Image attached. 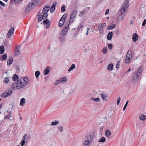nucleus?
<instances>
[{
	"instance_id": "1",
	"label": "nucleus",
	"mask_w": 146,
	"mask_h": 146,
	"mask_svg": "<svg viewBox=\"0 0 146 146\" xmlns=\"http://www.w3.org/2000/svg\"><path fill=\"white\" fill-rule=\"evenodd\" d=\"M29 81L27 77L21 78L17 81V82L13 83L11 86V88L13 89L23 88L27 85Z\"/></svg>"
},
{
	"instance_id": "2",
	"label": "nucleus",
	"mask_w": 146,
	"mask_h": 146,
	"mask_svg": "<svg viewBox=\"0 0 146 146\" xmlns=\"http://www.w3.org/2000/svg\"><path fill=\"white\" fill-rule=\"evenodd\" d=\"M94 138L93 133L87 134L85 137L84 140V146H89L92 142Z\"/></svg>"
},
{
	"instance_id": "3",
	"label": "nucleus",
	"mask_w": 146,
	"mask_h": 146,
	"mask_svg": "<svg viewBox=\"0 0 146 146\" xmlns=\"http://www.w3.org/2000/svg\"><path fill=\"white\" fill-rule=\"evenodd\" d=\"M143 70L142 66L139 67L137 71L134 72L133 74L131 79V81L133 83H136L138 80V78L139 75H141Z\"/></svg>"
},
{
	"instance_id": "4",
	"label": "nucleus",
	"mask_w": 146,
	"mask_h": 146,
	"mask_svg": "<svg viewBox=\"0 0 146 146\" xmlns=\"http://www.w3.org/2000/svg\"><path fill=\"white\" fill-rule=\"evenodd\" d=\"M129 1L125 0L121 6V14L125 15L127 12L129 7Z\"/></svg>"
},
{
	"instance_id": "5",
	"label": "nucleus",
	"mask_w": 146,
	"mask_h": 146,
	"mask_svg": "<svg viewBox=\"0 0 146 146\" xmlns=\"http://www.w3.org/2000/svg\"><path fill=\"white\" fill-rule=\"evenodd\" d=\"M35 7V6L33 4V3H32V2H30L28 5L27 6L25 10V12L26 13H28L34 7Z\"/></svg>"
},
{
	"instance_id": "6",
	"label": "nucleus",
	"mask_w": 146,
	"mask_h": 146,
	"mask_svg": "<svg viewBox=\"0 0 146 146\" xmlns=\"http://www.w3.org/2000/svg\"><path fill=\"white\" fill-rule=\"evenodd\" d=\"M77 14V11L76 10H74L72 13L70 17V20L69 23H71L74 22V19L76 17Z\"/></svg>"
},
{
	"instance_id": "7",
	"label": "nucleus",
	"mask_w": 146,
	"mask_h": 146,
	"mask_svg": "<svg viewBox=\"0 0 146 146\" xmlns=\"http://www.w3.org/2000/svg\"><path fill=\"white\" fill-rule=\"evenodd\" d=\"M132 57V51L131 50H129L127 54L126 57V61L127 63H129L131 61V58Z\"/></svg>"
},
{
	"instance_id": "8",
	"label": "nucleus",
	"mask_w": 146,
	"mask_h": 146,
	"mask_svg": "<svg viewBox=\"0 0 146 146\" xmlns=\"http://www.w3.org/2000/svg\"><path fill=\"white\" fill-rule=\"evenodd\" d=\"M66 17V14H64L63 15L59 22L58 25L60 27H62L63 25L65 19Z\"/></svg>"
},
{
	"instance_id": "9",
	"label": "nucleus",
	"mask_w": 146,
	"mask_h": 146,
	"mask_svg": "<svg viewBox=\"0 0 146 146\" xmlns=\"http://www.w3.org/2000/svg\"><path fill=\"white\" fill-rule=\"evenodd\" d=\"M12 93V90L11 89L7 90L5 92L3 93L1 95V96L3 97H6L10 96Z\"/></svg>"
},
{
	"instance_id": "10",
	"label": "nucleus",
	"mask_w": 146,
	"mask_h": 146,
	"mask_svg": "<svg viewBox=\"0 0 146 146\" xmlns=\"http://www.w3.org/2000/svg\"><path fill=\"white\" fill-rule=\"evenodd\" d=\"M69 26V24L68 25H67L65 28H64L62 31L61 35L63 36L65 35L68 31V28Z\"/></svg>"
},
{
	"instance_id": "11",
	"label": "nucleus",
	"mask_w": 146,
	"mask_h": 146,
	"mask_svg": "<svg viewBox=\"0 0 146 146\" xmlns=\"http://www.w3.org/2000/svg\"><path fill=\"white\" fill-rule=\"evenodd\" d=\"M20 46H15L16 48L15 50V56H18L20 53V50L19 48L20 47Z\"/></svg>"
},
{
	"instance_id": "12",
	"label": "nucleus",
	"mask_w": 146,
	"mask_h": 146,
	"mask_svg": "<svg viewBox=\"0 0 146 146\" xmlns=\"http://www.w3.org/2000/svg\"><path fill=\"white\" fill-rule=\"evenodd\" d=\"M14 30V28L13 27H12L9 30L7 35V38H9L11 36V35H12Z\"/></svg>"
},
{
	"instance_id": "13",
	"label": "nucleus",
	"mask_w": 146,
	"mask_h": 146,
	"mask_svg": "<svg viewBox=\"0 0 146 146\" xmlns=\"http://www.w3.org/2000/svg\"><path fill=\"white\" fill-rule=\"evenodd\" d=\"M57 3L56 2H54L50 9V12L51 13H53L55 11V7Z\"/></svg>"
},
{
	"instance_id": "14",
	"label": "nucleus",
	"mask_w": 146,
	"mask_h": 146,
	"mask_svg": "<svg viewBox=\"0 0 146 146\" xmlns=\"http://www.w3.org/2000/svg\"><path fill=\"white\" fill-rule=\"evenodd\" d=\"M138 39V36L136 33H134L133 35L132 39L134 42H136Z\"/></svg>"
},
{
	"instance_id": "15",
	"label": "nucleus",
	"mask_w": 146,
	"mask_h": 146,
	"mask_svg": "<svg viewBox=\"0 0 146 146\" xmlns=\"http://www.w3.org/2000/svg\"><path fill=\"white\" fill-rule=\"evenodd\" d=\"M67 80V78L66 77H62L61 78L60 80H58L57 82L59 81L57 84H58L60 82H65Z\"/></svg>"
},
{
	"instance_id": "16",
	"label": "nucleus",
	"mask_w": 146,
	"mask_h": 146,
	"mask_svg": "<svg viewBox=\"0 0 146 146\" xmlns=\"http://www.w3.org/2000/svg\"><path fill=\"white\" fill-rule=\"evenodd\" d=\"M26 102V101L25 98H22L20 100V105L22 106H23L25 105Z\"/></svg>"
},
{
	"instance_id": "17",
	"label": "nucleus",
	"mask_w": 146,
	"mask_h": 146,
	"mask_svg": "<svg viewBox=\"0 0 146 146\" xmlns=\"http://www.w3.org/2000/svg\"><path fill=\"white\" fill-rule=\"evenodd\" d=\"M113 35V32H109L107 36V38L108 40H110L111 39Z\"/></svg>"
},
{
	"instance_id": "18",
	"label": "nucleus",
	"mask_w": 146,
	"mask_h": 146,
	"mask_svg": "<svg viewBox=\"0 0 146 146\" xmlns=\"http://www.w3.org/2000/svg\"><path fill=\"white\" fill-rule=\"evenodd\" d=\"M11 113H9L5 117V119H9L10 120L12 121L13 120V118H12L11 119H10V118L11 117Z\"/></svg>"
},
{
	"instance_id": "19",
	"label": "nucleus",
	"mask_w": 146,
	"mask_h": 146,
	"mask_svg": "<svg viewBox=\"0 0 146 146\" xmlns=\"http://www.w3.org/2000/svg\"><path fill=\"white\" fill-rule=\"evenodd\" d=\"M13 58L12 57L8 59L7 61V65L8 66L10 65L13 63Z\"/></svg>"
},
{
	"instance_id": "20",
	"label": "nucleus",
	"mask_w": 146,
	"mask_h": 146,
	"mask_svg": "<svg viewBox=\"0 0 146 146\" xmlns=\"http://www.w3.org/2000/svg\"><path fill=\"white\" fill-rule=\"evenodd\" d=\"M41 0H33L31 1V2H32L35 6L37 5L38 3H39V2Z\"/></svg>"
},
{
	"instance_id": "21",
	"label": "nucleus",
	"mask_w": 146,
	"mask_h": 146,
	"mask_svg": "<svg viewBox=\"0 0 146 146\" xmlns=\"http://www.w3.org/2000/svg\"><path fill=\"white\" fill-rule=\"evenodd\" d=\"M113 65L112 64H109L107 67V69L108 70H113Z\"/></svg>"
},
{
	"instance_id": "22",
	"label": "nucleus",
	"mask_w": 146,
	"mask_h": 146,
	"mask_svg": "<svg viewBox=\"0 0 146 146\" xmlns=\"http://www.w3.org/2000/svg\"><path fill=\"white\" fill-rule=\"evenodd\" d=\"M49 67L47 66L46 67V69L44 70V73L45 75L48 74L49 72Z\"/></svg>"
},
{
	"instance_id": "23",
	"label": "nucleus",
	"mask_w": 146,
	"mask_h": 146,
	"mask_svg": "<svg viewBox=\"0 0 146 146\" xmlns=\"http://www.w3.org/2000/svg\"><path fill=\"white\" fill-rule=\"evenodd\" d=\"M105 135L107 137H109L111 135V131L108 130H106L105 131Z\"/></svg>"
},
{
	"instance_id": "24",
	"label": "nucleus",
	"mask_w": 146,
	"mask_h": 146,
	"mask_svg": "<svg viewBox=\"0 0 146 146\" xmlns=\"http://www.w3.org/2000/svg\"><path fill=\"white\" fill-rule=\"evenodd\" d=\"M139 119L143 121H144L145 120V116L143 114L140 115L139 116Z\"/></svg>"
},
{
	"instance_id": "25",
	"label": "nucleus",
	"mask_w": 146,
	"mask_h": 146,
	"mask_svg": "<svg viewBox=\"0 0 146 146\" xmlns=\"http://www.w3.org/2000/svg\"><path fill=\"white\" fill-rule=\"evenodd\" d=\"M49 9V7H48L44 8L43 9L42 13H47V12L48 11Z\"/></svg>"
},
{
	"instance_id": "26",
	"label": "nucleus",
	"mask_w": 146,
	"mask_h": 146,
	"mask_svg": "<svg viewBox=\"0 0 146 146\" xmlns=\"http://www.w3.org/2000/svg\"><path fill=\"white\" fill-rule=\"evenodd\" d=\"M101 96L103 100H105L106 101H107V100L106 99V98H107V96L105 93H103L101 94Z\"/></svg>"
},
{
	"instance_id": "27",
	"label": "nucleus",
	"mask_w": 146,
	"mask_h": 146,
	"mask_svg": "<svg viewBox=\"0 0 146 146\" xmlns=\"http://www.w3.org/2000/svg\"><path fill=\"white\" fill-rule=\"evenodd\" d=\"M18 78L19 77L18 75L15 74H14L12 77V79L14 81L17 80L18 79Z\"/></svg>"
},
{
	"instance_id": "28",
	"label": "nucleus",
	"mask_w": 146,
	"mask_h": 146,
	"mask_svg": "<svg viewBox=\"0 0 146 146\" xmlns=\"http://www.w3.org/2000/svg\"><path fill=\"white\" fill-rule=\"evenodd\" d=\"M4 47L3 46H1L0 47V54H2L4 52Z\"/></svg>"
},
{
	"instance_id": "29",
	"label": "nucleus",
	"mask_w": 146,
	"mask_h": 146,
	"mask_svg": "<svg viewBox=\"0 0 146 146\" xmlns=\"http://www.w3.org/2000/svg\"><path fill=\"white\" fill-rule=\"evenodd\" d=\"M87 12V10L84 9L83 11H81L79 15L80 17L82 16L84 14L86 13Z\"/></svg>"
},
{
	"instance_id": "30",
	"label": "nucleus",
	"mask_w": 146,
	"mask_h": 146,
	"mask_svg": "<svg viewBox=\"0 0 146 146\" xmlns=\"http://www.w3.org/2000/svg\"><path fill=\"white\" fill-rule=\"evenodd\" d=\"M75 67V65L74 64H72L69 68V69L68 70V71L70 72Z\"/></svg>"
},
{
	"instance_id": "31",
	"label": "nucleus",
	"mask_w": 146,
	"mask_h": 146,
	"mask_svg": "<svg viewBox=\"0 0 146 146\" xmlns=\"http://www.w3.org/2000/svg\"><path fill=\"white\" fill-rule=\"evenodd\" d=\"M59 123V122L58 121L55 120V121H53L51 123V125L52 126L56 125Z\"/></svg>"
},
{
	"instance_id": "32",
	"label": "nucleus",
	"mask_w": 146,
	"mask_h": 146,
	"mask_svg": "<svg viewBox=\"0 0 146 146\" xmlns=\"http://www.w3.org/2000/svg\"><path fill=\"white\" fill-rule=\"evenodd\" d=\"M91 100H93L94 102H98L100 101V99L98 98H90Z\"/></svg>"
},
{
	"instance_id": "33",
	"label": "nucleus",
	"mask_w": 146,
	"mask_h": 146,
	"mask_svg": "<svg viewBox=\"0 0 146 146\" xmlns=\"http://www.w3.org/2000/svg\"><path fill=\"white\" fill-rule=\"evenodd\" d=\"M116 26V25L115 24H113L109 26L107 28V29L108 30L114 28Z\"/></svg>"
},
{
	"instance_id": "34",
	"label": "nucleus",
	"mask_w": 146,
	"mask_h": 146,
	"mask_svg": "<svg viewBox=\"0 0 146 146\" xmlns=\"http://www.w3.org/2000/svg\"><path fill=\"white\" fill-rule=\"evenodd\" d=\"M98 28H99V31L100 34H102L103 33V31L102 27L100 26H98Z\"/></svg>"
},
{
	"instance_id": "35",
	"label": "nucleus",
	"mask_w": 146,
	"mask_h": 146,
	"mask_svg": "<svg viewBox=\"0 0 146 146\" xmlns=\"http://www.w3.org/2000/svg\"><path fill=\"white\" fill-rule=\"evenodd\" d=\"M43 15H42V17L43 19H45L48 17V14L47 13H42Z\"/></svg>"
},
{
	"instance_id": "36",
	"label": "nucleus",
	"mask_w": 146,
	"mask_h": 146,
	"mask_svg": "<svg viewBox=\"0 0 146 146\" xmlns=\"http://www.w3.org/2000/svg\"><path fill=\"white\" fill-rule=\"evenodd\" d=\"M106 141V138L104 137H102L98 141L99 142L103 143L105 142Z\"/></svg>"
},
{
	"instance_id": "37",
	"label": "nucleus",
	"mask_w": 146,
	"mask_h": 146,
	"mask_svg": "<svg viewBox=\"0 0 146 146\" xmlns=\"http://www.w3.org/2000/svg\"><path fill=\"white\" fill-rule=\"evenodd\" d=\"M59 39H60V40L61 41H64V40H65L64 38V36L62 35H61Z\"/></svg>"
},
{
	"instance_id": "38",
	"label": "nucleus",
	"mask_w": 146,
	"mask_h": 146,
	"mask_svg": "<svg viewBox=\"0 0 146 146\" xmlns=\"http://www.w3.org/2000/svg\"><path fill=\"white\" fill-rule=\"evenodd\" d=\"M9 82V78L8 77H6L5 78L4 80H3V82L6 84H7Z\"/></svg>"
},
{
	"instance_id": "39",
	"label": "nucleus",
	"mask_w": 146,
	"mask_h": 146,
	"mask_svg": "<svg viewBox=\"0 0 146 146\" xmlns=\"http://www.w3.org/2000/svg\"><path fill=\"white\" fill-rule=\"evenodd\" d=\"M43 19V18L42 17V15H39L38 17V21L40 22Z\"/></svg>"
},
{
	"instance_id": "40",
	"label": "nucleus",
	"mask_w": 146,
	"mask_h": 146,
	"mask_svg": "<svg viewBox=\"0 0 146 146\" xmlns=\"http://www.w3.org/2000/svg\"><path fill=\"white\" fill-rule=\"evenodd\" d=\"M35 74L36 78H38L40 74V72L38 71H36Z\"/></svg>"
},
{
	"instance_id": "41",
	"label": "nucleus",
	"mask_w": 146,
	"mask_h": 146,
	"mask_svg": "<svg viewBox=\"0 0 146 146\" xmlns=\"http://www.w3.org/2000/svg\"><path fill=\"white\" fill-rule=\"evenodd\" d=\"M65 6L64 5H63L61 8V11L62 12H64L66 10Z\"/></svg>"
},
{
	"instance_id": "42",
	"label": "nucleus",
	"mask_w": 146,
	"mask_h": 146,
	"mask_svg": "<svg viewBox=\"0 0 146 146\" xmlns=\"http://www.w3.org/2000/svg\"><path fill=\"white\" fill-rule=\"evenodd\" d=\"M102 52L104 54H106L107 53V50L106 47H104L102 49Z\"/></svg>"
},
{
	"instance_id": "43",
	"label": "nucleus",
	"mask_w": 146,
	"mask_h": 146,
	"mask_svg": "<svg viewBox=\"0 0 146 146\" xmlns=\"http://www.w3.org/2000/svg\"><path fill=\"white\" fill-rule=\"evenodd\" d=\"M128 102H129V100H127L126 101V102L123 108V111H124L125 110V109L127 105V104H128Z\"/></svg>"
},
{
	"instance_id": "44",
	"label": "nucleus",
	"mask_w": 146,
	"mask_h": 146,
	"mask_svg": "<svg viewBox=\"0 0 146 146\" xmlns=\"http://www.w3.org/2000/svg\"><path fill=\"white\" fill-rule=\"evenodd\" d=\"M58 129L60 132H62L63 131V127L61 125H60L58 127Z\"/></svg>"
},
{
	"instance_id": "45",
	"label": "nucleus",
	"mask_w": 146,
	"mask_h": 146,
	"mask_svg": "<svg viewBox=\"0 0 146 146\" xmlns=\"http://www.w3.org/2000/svg\"><path fill=\"white\" fill-rule=\"evenodd\" d=\"M7 57V55L6 54H4L2 57V58L3 60H6Z\"/></svg>"
},
{
	"instance_id": "46",
	"label": "nucleus",
	"mask_w": 146,
	"mask_h": 146,
	"mask_svg": "<svg viewBox=\"0 0 146 146\" xmlns=\"http://www.w3.org/2000/svg\"><path fill=\"white\" fill-rule=\"evenodd\" d=\"M48 20L46 19L44 21L43 23L44 25L47 24L48 23Z\"/></svg>"
},
{
	"instance_id": "47",
	"label": "nucleus",
	"mask_w": 146,
	"mask_h": 146,
	"mask_svg": "<svg viewBox=\"0 0 146 146\" xmlns=\"http://www.w3.org/2000/svg\"><path fill=\"white\" fill-rule=\"evenodd\" d=\"M82 27H83V26L82 24H80L79 26L78 27V32L80 30Z\"/></svg>"
},
{
	"instance_id": "48",
	"label": "nucleus",
	"mask_w": 146,
	"mask_h": 146,
	"mask_svg": "<svg viewBox=\"0 0 146 146\" xmlns=\"http://www.w3.org/2000/svg\"><path fill=\"white\" fill-rule=\"evenodd\" d=\"M108 47L109 49H111L113 47V45L112 44H109L108 46Z\"/></svg>"
},
{
	"instance_id": "49",
	"label": "nucleus",
	"mask_w": 146,
	"mask_h": 146,
	"mask_svg": "<svg viewBox=\"0 0 146 146\" xmlns=\"http://www.w3.org/2000/svg\"><path fill=\"white\" fill-rule=\"evenodd\" d=\"M27 136V134H25L23 138V139L22 140L25 141V139H26Z\"/></svg>"
},
{
	"instance_id": "50",
	"label": "nucleus",
	"mask_w": 146,
	"mask_h": 146,
	"mask_svg": "<svg viewBox=\"0 0 146 146\" xmlns=\"http://www.w3.org/2000/svg\"><path fill=\"white\" fill-rule=\"evenodd\" d=\"M25 141H23V140H22L21 141V143H20V144L22 146H23L24 145H25Z\"/></svg>"
},
{
	"instance_id": "51",
	"label": "nucleus",
	"mask_w": 146,
	"mask_h": 146,
	"mask_svg": "<svg viewBox=\"0 0 146 146\" xmlns=\"http://www.w3.org/2000/svg\"><path fill=\"white\" fill-rule=\"evenodd\" d=\"M106 26V23H103L100 25V26L102 27V28L105 27Z\"/></svg>"
},
{
	"instance_id": "52",
	"label": "nucleus",
	"mask_w": 146,
	"mask_h": 146,
	"mask_svg": "<svg viewBox=\"0 0 146 146\" xmlns=\"http://www.w3.org/2000/svg\"><path fill=\"white\" fill-rule=\"evenodd\" d=\"M146 23V19H145L143 21V22L142 24V25L143 26H144Z\"/></svg>"
},
{
	"instance_id": "53",
	"label": "nucleus",
	"mask_w": 146,
	"mask_h": 146,
	"mask_svg": "<svg viewBox=\"0 0 146 146\" xmlns=\"http://www.w3.org/2000/svg\"><path fill=\"white\" fill-rule=\"evenodd\" d=\"M0 4H1L2 6H5V5L0 0Z\"/></svg>"
},
{
	"instance_id": "54",
	"label": "nucleus",
	"mask_w": 146,
	"mask_h": 146,
	"mask_svg": "<svg viewBox=\"0 0 146 146\" xmlns=\"http://www.w3.org/2000/svg\"><path fill=\"white\" fill-rule=\"evenodd\" d=\"M21 0H11V2L12 3L13 1H15L16 2L18 3L21 1Z\"/></svg>"
},
{
	"instance_id": "55",
	"label": "nucleus",
	"mask_w": 146,
	"mask_h": 146,
	"mask_svg": "<svg viewBox=\"0 0 146 146\" xmlns=\"http://www.w3.org/2000/svg\"><path fill=\"white\" fill-rule=\"evenodd\" d=\"M109 12V9H107L106 11L105 12V14L106 15H107L108 14Z\"/></svg>"
},
{
	"instance_id": "56",
	"label": "nucleus",
	"mask_w": 146,
	"mask_h": 146,
	"mask_svg": "<svg viewBox=\"0 0 146 146\" xmlns=\"http://www.w3.org/2000/svg\"><path fill=\"white\" fill-rule=\"evenodd\" d=\"M116 67L117 68H119V64L117 63L116 65Z\"/></svg>"
},
{
	"instance_id": "57",
	"label": "nucleus",
	"mask_w": 146,
	"mask_h": 146,
	"mask_svg": "<svg viewBox=\"0 0 146 146\" xmlns=\"http://www.w3.org/2000/svg\"><path fill=\"white\" fill-rule=\"evenodd\" d=\"M121 98L120 97H119L117 98V101L120 102V101L121 100Z\"/></svg>"
},
{
	"instance_id": "58",
	"label": "nucleus",
	"mask_w": 146,
	"mask_h": 146,
	"mask_svg": "<svg viewBox=\"0 0 146 146\" xmlns=\"http://www.w3.org/2000/svg\"><path fill=\"white\" fill-rule=\"evenodd\" d=\"M50 27L49 25H48L46 26V27L47 29H48Z\"/></svg>"
},
{
	"instance_id": "59",
	"label": "nucleus",
	"mask_w": 146,
	"mask_h": 146,
	"mask_svg": "<svg viewBox=\"0 0 146 146\" xmlns=\"http://www.w3.org/2000/svg\"><path fill=\"white\" fill-rule=\"evenodd\" d=\"M130 70H131V69H130V68H129V70L127 71V72H129L130 71Z\"/></svg>"
},
{
	"instance_id": "60",
	"label": "nucleus",
	"mask_w": 146,
	"mask_h": 146,
	"mask_svg": "<svg viewBox=\"0 0 146 146\" xmlns=\"http://www.w3.org/2000/svg\"><path fill=\"white\" fill-rule=\"evenodd\" d=\"M119 103H120V102H117V105H118L119 104Z\"/></svg>"
},
{
	"instance_id": "61",
	"label": "nucleus",
	"mask_w": 146,
	"mask_h": 146,
	"mask_svg": "<svg viewBox=\"0 0 146 146\" xmlns=\"http://www.w3.org/2000/svg\"><path fill=\"white\" fill-rule=\"evenodd\" d=\"M87 31L88 32V31L90 30V29L89 28H87Z\"/></svg>"
},
{
	"instance_id": "62",
	"label": "nucleus",
	"mask_w": 146,
	"mask_h": 146,
	"mask_svg": "<svg viewBox=\"0 0 146 146\" xmlns=\"http://www.w3.org/2000/svg\"><path fill=\"white\" fill-rule=\"evenodd\" d=\"M59 81H58V82H57V81L56 82V83H55V84L56 85H57L58 84H57V83Z\"/></svg>"
},
{
	"instance_id": "63",
	"label": "nucleus",
	"mask_w": 146,
	"mask_h": 146,
	"mask_svg": "<svg viewBox=\"0 0 146 146\" xmlns=\"http://www.w3.org/2000/svg\"><path fill=\"white\" fill-rule=\"evenodd\" d=\"M88 32L87 31L86 33V35H88Z\"/></svg>"
},
{
	"instance_id": "64",
	"label": "nucleus",
	"mask_w": 146,
	"mask_h": 146,
	"mask_svg": "<svg viewBox=\"0 0 146 146\" xmlns=\"http://www.w3.org/2000/svg\"><path fill=\"white\" fill-rule=\"evenodd\" d=\"M109 19V17H107V18L106 19H107V20H108V19Z\"/></svg>"
}]
</instances>
